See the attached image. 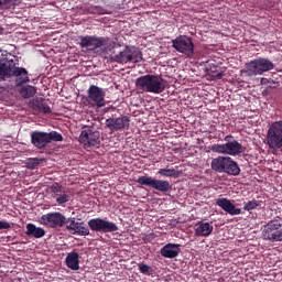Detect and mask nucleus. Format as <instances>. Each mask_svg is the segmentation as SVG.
Listing matches in <instances>:
<instances>
[{
  "label": "nucleus",
  "instance_id": "obj_1",
  "mask_svg": "<svg viewBox=\"0 0 282 282\" xmlns=\"http://www.w3.org/2000/svg\"><path fill=\"white\" fill-rule=\"evenodd\" d=\"M62 227H66V231H69V235L80 237L90 236V232L112 234L119 230V228L116 226V223L108 221L101 218H90V220H87V224H64L62 225Z\"/></svg>",
  "mask_w": 282,
  "mask_h": 282
},
{
  "label": "nucleus",
  "instance_id": "obj_2",
  "mask_svg": "<svg viewBox=\"0 0 282 282\" xmlns=\"http://www.w3.org/2000/svg\"><path fill=\"white\" fill-rule=\"evenodd\" d=\"M17 65L18 59H14V56L0 55V82L19 77L20 84L29 83V73Z\"/></svg>",
  "mask_w": 282,
  "mask_h": 282
},
{
  "label": "nucleus",
  "instance_id": "obj_3",
  "mask_svg": "<svg viewBox=\"0 0 282 282\" xmlns=\"http://www.w3.org/2000/svg\"><path fill=\"white\" fill-rule=\"evenodd\" d=\"M109 55V62L120 65L141 63V51L135 46H123V50H98Z\"/></svg>",
  "mask_w": 282,
  "mask_h": 282
},
{
  "label": "nucleus",
  "instance_id": "obj_4",
  "mask_svg": "<svg viewBox=\"0 0 282 282\" xmlns=\"http://www.w3.org/2000/svg\"><path fill=\"white\" fill-rule=\"evenodd\" d=\"M134 88L145 94L160 95L166 89V85L160 75L148 74L134 79Z\"/></svg>",
  "mask_w": 282,
  "mask_h": 282
},
{
  "label": "nucleus",
  "instance_id": "obj_5",
  "mask_svg": "<svg viewBox=\"0 0 282 282\" xmlns=\"http://www.w3.org/2000/svg\"><path fill=\"white\" fill-rule=\"evenodd\" d=\"M78 44H80V48L87 50V52L119 50V44L108 42V39L102 36L84 35L80 36V43Z\"/></svg>",
  "mask_w": 282,
  "mask_h": 282
},
{
  "label": "nucleus",
  "instance_id": "obj_6",
  "mask_svg": "<svg viewBox=\"0 0 282 282\" xmlns=\"http://www.w3.org/2000/svg\"><path fill=\"white\" fill-rule=\"evenodd\" d=\"M210 171L224 173L229 176H239V164L232 161V158L218 156L210 159Z\"/></svg>",
  "mask_w": 282,
  "mask_h": 282
},
{
  "label": "nucleus",
  "instance_id": "obj_7",
  "mask_svg": "<svg viewBox=\"0 0 282 282\" xmlns=\"http://www.w3.org/2000/svg\"><path fill=\"white\" fill-rule=\"evenodd\" d=\"M273 68H275V65L272 64V61L258 57L243 65V74H246L247 77L261 76L264 73L272 72Z\"/></svg>",
  "mask_w": 282,
  "mask_h": 282
},
{
  "label": "nucleus",
  "instance_id": "obj_8",
  "mask_svg": "<svg viewBox=\"0 0 282 282\" xmlns=\"http://www.w3.org/2000/svg\"><path fill=\"white\" fill-rule=\"evenodd\" d=\"M215 206L221 208V212H226L229 216H239L242 212H250L257 209L259 206L258 200H247L243 203V209L236 208V205H232V200H228V198H218L215 200Z\"/></svg>",
  "mask_w": 282,
  "mask_h": 282
},
{
  "label": "nucleus",
  "instance_id": "obj_9",
  "mask_svg": "<svg viewBox=\"0 0 282 282\" xmlns=\"http://www.w3.org/2000/svg\"><path fill=\"white\" fill-rule=\"evenodd\" d=\"M51 142H61V133L55 131H33L29 133V143L33 144V148H36V150L45 149L47 144H51Z\"/></svg>",
  "mask_w": 282,
  "mask_h": 282
},
{
  "label": "nucleus",
  "instance_id": "obj_10",
  "mask_svg": "<svg viewBox=\"0 0 282 282\" xmlns=\"http://www.w3.org/2000/svg\"><path fill=\"white\" fill-rule=\"evenodd\" d=\"M224 141H226V143L210 144V152L229 156H237L242 154V144H239L238 141L232 140V135H226Z\"/></svg>",
  "mask_w": 282,
  "mask_h": 282
},
{
  "label": "nucleus",
  "instance_id": "obj_11",
  "mask_svg": "<svg viewBox=\"0 0 282 282\" xmlns=\"http://www.w3.org/2000/svg\"><path fill=\"white\" fill-rule=\"evenodd\" d=\"M265 145L271 150L282 149V121L269 124V130L265 132Z\"/></svg>",
  "mask_w": 282,
  "mask_h": 282
},
{
  "label": "nucleus",
  "instance_id": "obj_12",
  "mask_svg": "<svg viewBox=\"0 0 282 282\" xmlns=\"http://www.w3.org/2000/svg\"><path fill=\"white\" fill-rule=\"evenodd\" d=\"M40 224L46 226L47 228L55 229L61 228L63 225L83 223L76 221V218H65V216L61 215V213H50L44 214V216H40Z\"/></svg>",
  "mask_w": 282,
  "mask_h": 282
},
{
  "label": "nucleus",
  "instance_id": "obj_13",
  "mask_svg": "<svg viewBox=\"0 0 282 282\" xmlns=\"http://www.w3.org/2000/svg\"><path fill=\"white\" fill-rule=\"evenodd\" d=\"M171 48H174V52H178L185 58H191L194 54V44H192V37L186 35H178L171 40Z\"/></svg>",
  "mask_w": 282,
  "mask_h": 282
},
{
  "label": "nucleus",
  "instance_id": "obj_14",
  "mask_svg": "<svg viewBox=\"0 0 282 282\" xmlns=\"http://www.w3.org/2000/svg\"><path fill=\"white\" fill-rule=\"evenodd\" d=\"M262 239L269 242H282V223L269 220L262 229Z\"/></svg>",
  "mask_w": 282,
  "mask_h": 282
},
{
  "label": "nucleus",
  "instance_id": "obj_15",
  "mask_svg": "<svg viewBox=\"0 0 282 282\" xmlns=\"http://www.w3.org/2000/svg\"><path fill=\"white\" fill-rule=\"evenodd\" d=\"M134 183L149 188H153V191L160 192L162 194L170 192V182L163 180H155L150 176H138V180H134Z\"/></svg>",
  "mask_w": 282,
  "mask_h": 282
},
{
  "label": "nucleus",
  "instance_id": "obj_16",
  "mask_svg": "<svg viewBox=\"0 0 282 282\" xmlns=\"http://www.w3.org/2000/svg\"><path fill=\"white\" fill-rule=\"evenodd\" d=\"M87 105L95 108L105 107V90L94 85L87 87Z\"/></svg>",
  "mask_w": 282,
  "mask_h": 282
},
{
  "label": "nucleus",
  "instance_id": "obj_17",
  "mask_svg": "<svg viewBox=\"0 0 282 282\" xmlns=\"http://www.w3.org/2000/svg\"><path fill=\"white\" fill-rule=\"evenodd\" d=\"M99 141L98 130L94 128L84 129L80 131V144H84V149L98 148Z\"/></svg>",
  "mask_w": 282,
  "mask_h": 282
},
{
  "label": "nucleus",
  "instance_id": "obj_18",
  "mask_svg": "<svg viewBox=\"0 0 282 282\" xmlns=\"http://www.w3.org/2000/svg\"><path fill=\"white\" fill-rule=\"evenodd\" d=\"M106 128L112 132L124 131L127 129H130V117L120 116L117 118L106 119Z\"/></svg>",
  "mask_w": 282,
  "mask_h": 282
},
{
  "label": "nucleus",
  "instance_id": "obj_19",
  "mask_svg": "<svg viewBox=\"0 0 282 282\" xmlns=\"http://www.w3.org/2000/svg\"><path fill=\"white\" fill-rule=\"evenodd\" d=\"M51 199H55V204L61 206L68 203L70 196H68V192H65V189H61V185L55 183L51 185Z\"/></svg>",
  "mask_w": 282,
  "mask_h": 282
},
{
  "label": "nucleus",
  "instance_id": "obj_20",
  "mask_svg": "<svg viewBox=\"0 0 282 282\" xmlns=\"http://www.w3.org/2000/svg\"><path fill=\"white\" fill-rule=\"evenodd\" d=\"M180 252H181L180 245H175V243L163 245V247L160 248V257H163L165 259L177 258V253Z\"/></svg>",
  "mask_w": 282,
  "mask_h": 282
},
{
  "label": "nucleus",
  "instance_id": "obj_21",
  "mask_svg": "<svg viewBox=\"0 0 282 282\" xmlns=\"http://www.w3.org/2000/svg\"><path fill=\"white\" fill-rule=\"evenodd\" d=\"M194 235L196 237H210V232H214V226L210 223H196L193 227Z\"/></svg>",
  "mask_w": 282,
  "mask_h": 282
},
{
  "label": "nucleus",
  "instance_id": "obj_22",
  "mask_svg": "<svg viewBox=\"0 0 282 282\" xmlns=\"http://www.w3.org/2000/svg\"><path fill=\"white\" fill-rule=\"evenodd\" d=\"M29 106L33 108V111L51 115V106H46V102L43 101V98L33 99V101L29 102Z\"/></svg>",
  "mask_w": 282,
  "mask_h": 282
},
{
  "label": "nucleus",
  "instance_id": "obj_23",
  "mask_svg": "<svg viewBox=\"0 0 282 282\" xmlns=\"http://www.w3.org/2000/svg\"><path fill=\"white\" fill-rule=\"evenodd\" d=\"M46 231L43 228L35 227L33 224L25 225V236L31 237L33 239H40L45 236Z\"/></svg>",
  "mask_w": 282,
  "mask_h": 282
},
{
  "label": "nucleus",
  "instance_id": "obj_24",
  "mask_svg": "<svg viewBox=\"0 0 282 282\" xmlns=\"http://www.w3.org/2000/svg\"><path fill=\"white\" fill-rule=\"evenodd\" d=\"M66 268L73 271L79 270V253L69 252L66 254Z\"/></svg>",
  "mask_w": 282,
  "mask_h": 282
},
{
  "label": "nucleus",
  "instance_id": "obj_25",
  "mask_svg": "<svg viewBox=\"0 0 282 282\" xmlns=\"http://www.w3.org/2000/svg\"><path fill=\"white\" fill-rule=\"evenodd\" d=\"M156 175L162 177H177V171L174 169H160L156 171Z\"/></svg>",
  "mask_w": 282,
  "mask_h": 282
},
{
  "label": "nucleus",
  "instance_id": "obj_26",
  "mask_svg": "<svg viewBox=\"0 0 282 282\" xmlns=\"http://www.w3.org/2000/svg\"><path fill=\"white\" fill-rule=\"evenodd\" d=\"M20 94H22V98H32V96H35V87L24 86L22 87V90H20Z\"/></svg>",
  "mask_w": 282,
  "mask_h": 282
},
{
  "label": "nucleus",
  "instance_id": "obj_27",
  "mask_svg": "<svg viewBox=\"0 0 282 282\" xmlns=\"http://www.w3.org/2000/svg\"><path fill=\"white\" fill-rule=\"evenodd\" d=\"M18 0H0V10H8L10 7H14Z\"/></svg>",
  "mask_w": 282,
  "mask_h": 282
},
{
  "label": "nucleus",
  "instance_id": "obj_28",
  "mask_svg": "<svg viewBox=\"0 0 282 282\" xmlns=\"http://www.w3.org/2000/svg\"><path fill=\"white\" fill-rule=\"evenodd\" d=\"M149 264H144V263H138V272L144 274V275H149Z\"/></svg>",
  "mask_w": 282,
  "mask_h": 282
},
{
  "label": "nucleus",
  "instance_id": "obj_29",
  "mask_svg": "<svg viewBox=\"0 0 282 282\" xmlns=\"http://www.w3.org/2000/svg\"><path fill=\"white\" fill-rule=\"evenodd\" d=\"M225 74H223L220 70H213L210 72V78L215 80H221V77H224Z\"/></svg>",
  "mask_w": 282,
  "mask_h": 282
},
{
  "label": "nucleus",
  "instance_id": "obj_30",
  "mask_svg": "<svg viewBox=\"0 0 282 282\" xmlns=\"http://www.w3.org/2000/svg\"><path fill=\"white\" fill-rule=\"evenodd\" d=\"M29 169H34L40 165V159H29L28 162Z\"/></svg>",
  "mask_w": 282,
  "mask_h": 282
},
{
  "label": "nucleus",
  "instance_id": "obj_31",
  "mask_svg": "<svg viewBox=\"0 0 282 282\" xmlns=\"http://www.w3.org/2000/svg\"><path fill=\"white\" fill-rule=\"evenodd\" d=\"M10 229V224L3 220H0V230H8Z\"/></svg>",
  "mask_w": 282,
  "mask_h": 282
},
{
  "label": "nucleus",
  "instance_id": "obj_32",
  "mask_svg": "<svg viewBox=\"0 0 282 282\" xmlns=\"http://www.w3.org/2000/svg\"><path fill=\"white\" fill-rule=\"evenodd\" d=\"M2 34H3V28L0 26V35H2Z\"/></svg>",
  "mask_w": 282,
  "mask_h": 282
},
{
  "label": "nucleus",
  "instance_id": "obj_33",
  "mask_svg": "<svg viewBox=\"0 0 282 282\" xmlns=\"http://www.w3.org/2000/svg\"><path fill=\"white\" fill-rule=\"evenodd\" d=\"M262 82H267V79H262Z\"/></svg>",
  "mask_w": 282,
  "mask_h": 282
}]
</instances>
